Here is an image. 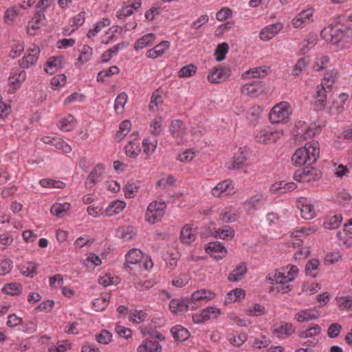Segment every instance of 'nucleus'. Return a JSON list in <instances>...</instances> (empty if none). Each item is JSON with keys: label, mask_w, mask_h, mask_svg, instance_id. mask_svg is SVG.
I'll return each instance as SVG.
<instances>
[{"label": "nucleus", "mask_w": 352, "mask_h": 352, "mask_svg": "<svg viewBox=\"0 0 352 352\" xmlns=\"http://www.w3.org/2000/svg\"><path fill=\"white\" fill-rule=\"evenodd\" d=\"M321 36L340 50L348 49L352 45V27H346L343 30L327 27L322 30Z\"/></svg>", "instance_id": "obj_1"}, {"label": "nucleus", "mask_w": 352, "mask_h": 352, "mask_svg": "<svg viewBox=\"0 0 352 352\" xmlns=\"http://www.w3.org/2000/svg\"><path fill=\"white\" fill-rule=\"evenodd\" d=\"M252 151L247 146H241L235 152L233 157L225 164L226 168L229 170H241L243 173H248V168L252 164Z\"/></svg>", "instance_id": "obj_2"}, {"label": "nucleus", "mask_w": 352, "mask_h": 352, "mask_svg": "<svg viewBox=\"0 0 352 352\" xmlns=\"http://www.w3.org/2000/svg\"><path fill=\"white\" fill-rule=\"evenodd\" d=\"M141 333L145 340L137 349V352H161L162 346L157 341H164L165 337L154 330H148L146 327H141Z\"/></svg>", "instance_id": "obj_3"}, {"label": "nucleus", "mask_w": 352, "mask_h": 352, "mask_svg": "<svg viewBox=\"0 0 352 352\" xmlns=\"http://www.w3.org/2000/svg\"><path fill=\"white\" fill-rule=\"evenodd\" d=\"M283 135V131L274 126L268 125L257 129L254 134L255 141L261 144L276 142Z\"/></svg>", "instance_id": "obj_4"}, {"label": "nucleus", "mask_w": 352, "mask_h": 352, "mask_svg": "<svg viewBox=\"0 0 352 352\" xmlns=\"http://www.w3.org/2000/svg\"><path fill=\"white\" fill-rule=\"evenodd\" d=\"M292 111L291 104L288 102L282 101L272 108L269 120L272 124H286L289 122Z\"/></svg>", "instance_id": "obj_5"}, {"label": "nucleus", "mask_w": 352, "mask_h": 352, "mask_svg": "<svg viewBox=\"0 0 352 352\" xmlns=\"http://www.w3.org/2000/svg\"><path fill=\"white\" fill-rule=\"evenodd\" d=\"M298 273L296 265H287L270 273L267 277L271 284H285L293 281Z\"/></svg>", "instance_id": "obj_6"}, {"label": "nucleus", "mask_w": 352, "mask_h": 352, "mask_svg": "<svg viewBox=\"0 0 352 352\" xmlns=\"http://www.w3.org/2000/svg\"><path fill=\"white\" fill-rule=\"evenodd\" d=\"M144 258V254L140 249H131L125 255L124 269L133 276L139 275Z\"/></svg>", "instance_id": "obj_7"}, {"label": "nucleus", "mask_w": 352, "mask_h": 352, "mask_svg": "<svg viewBox=\"0 0 352 352\" xmlns=\"http://www.w3.org/2000/svg\"><path fill=\"white\" fill-rule=\"evenodd\" d=\"M319 125L316 122L308 124L303 120H298L295 124L294 133L298 140H305L316 135L320 131Z\"/></svg>", "instance_id": "obj_8"}, {"label": "nucleus", "mask_w": 352, "mask_h": 352, "mask_svg": "<svg viewBox=\"0 0 352 352\" xmlns=\"http://www.w3.org/2000/svg\"><path fill=\"white\" fill-rule=\"evenodd\" d=\"M166 205L164 201H153L151 202L145 213V220L154 224L160 221L165 214Z\"/></svg>", "instance_id": "obj_9"}, {"label": "nucleus", "mask_w": 352, "mask_h": 352, "mask_svg": "<svg viewBox=\"0 0 352 352\" xmlns=\"http://www.w3.org/2000/svg\"><path fill=\"white\" fill-rule=\"evenodd\" d=\"M221 310L215 306H209L203 309L199 313L192 316L195 324H203L209 320L216 319L221 315Z\"/></svg>", "instance_id": "obj_10"}, {"label": "nucleus", "mask_w": 352, "mask_h": 352, "mask_svg": "<svg viewBox=\"0 0 352 352\" xmlns=\"http://www.w3.org/2000/svg\"><path fill=\"white\" fill-rule=\"evenodd\" d=\"M296 207L300 211L302 218L311 220L316 216V210L312 201L307 197H301L296 201Z\"/></svg>", "instance_id": "obj_11"}, {"label": "nucleus", "mask_w": 352, "mask_h": 352, "mask_svg": "<svg viewBox=\"0 0 352 352\" xmlns=\"http://www.w3.org/2000/svg\"><path fill=\"white\" fill-rule=\"evenodd\" d=\"M46 24L47 19L45 13L43 11H38L30 19L26 25L27 34L34 36Z\"/></svg>", "instance_id": "obj_12"}, {"label": "nucleus", "mask_w": 352, "mask_h": 352, "mask_svg": "<svg viewBox=\"0 0 352 352\" xmlns=\"http://www.w3.org/2000/svg\"><path fill=\"white\" fill-rule=\"evenodd\" d=\"M231 76L229 67H213L207 76L208 80L212 84H219L226 81Z\"/></svg>", "instance_id": "obj_13"}, {"label": "nucleus", "mask_w": 352, "mask_h": 352, "mask_svg": "<svg viewBox=\"0 0 352 352\" xmlns=\"http://www.w3.org/2000/svg\"><path fill=\"white\" fill-rule=\"evenodd\" d=\"M265 83L261 80H254L243 85L241 87V93L250 98H256L261 96L265 91Z\"/></svg>", "instance_id": "obj_14"}, {"label": "nucleus", "mask_w": 352, "mask_h": 352, "mask_svg": "<svg viewBox=\"0 0 352 352\" xmlns=\"http://www.w3.org/2000/svg\"><path fill=\"white\" fill-rule=\"evenodd\" d=\"M296 328L292 322L281 321L273 325L272 333L278 338L285 339L294 333Z\"/></svg>", "instance_id": "obj_15"}, {"label": "nucleus", "mask_w": 352, "mask_h": 352, "mask_svg": "<svg viewBox=\"0 0 352 352\" xmlns=\"http://www.w3.org/2000/svg\"><path fill=\"white\" fill-rule=\"evenodd\" d=\"M284 25L280 22L272 23L265 26L259 32L260 40L267 42L278 35L283 29Z\"/></svg>", "instance_id": "obj_16"}, {"label": "nucleus", "mask_w": 352, "mask_h": 352, "mask_svg": "<svg viewBox=\"0 0 352 352\" xmlns=\"http://www.w3.org/2000/svg\"><path fill=\"white\" fill-rule=\"evenodd\" d=\"M40 54V49L37 46L26 50L23 57L19 60V65L23 69H28L37 63Z\"/></svg>", "instance_id": "obj_17"}, {"label": "nucleus", "mask_w": 352, "mask_h": 352, "mask_svg": "<svg viewBox=\"0 0 352 352\" xmlns=\"http://www.w3.org/2000/svg\"><path fill=\"white\" fill-rule=\"evenodd\" d=\"M314 10L312 8L304 10L298 13L292 21V24L295 28H304L313 21Z\"/></svg>", "instance_id": "obj_18"}, {"label": "nucleus", "mask_w": 352, "mask_h": 352, "mask_svg": "<svg viewBox=\"0 0 352 352\" xmlns=\"http://www.w3.org/2000/svg\"><path fill=\"white\" fill-rule=\"evenodd\" d=\"M206 252L217 260L222 259L227 254V249L219 241L209 242L205 247Z\"/></svg>", "instance_id": "obj_19"}, {"label": "nucleus", "mask_w": 352, "mask_h": 352, "mask_svg": "<svg viewBox=\"0 0 352 352\" xmlns=\"http://www.w3.org/2000/svg\"><path fill=\"white\" fill-rule=\"evenodd\" d=\"M320 316V311L316 308L299 310L294 316V320L300 323L317 320Z\"/></svg>", "instance_id": "obj_20"}, {"label": "nucleus", "mask_w": 352, "mask_h": 352, "mask_svg": "<svg viewBox=\"0 0 352 352\" xmlns=\"http://www.w3.org/2000/svg\"><path fill=\"white\" fill-rule=\"evenodd\" d=\"M26 79V72L23 70L12 69L10 72L8 82L13 92L19 89Z\"/></svg>", "instance_id": "obj_21"}, {"label": "nucleus", "mask_w": 352, "mask_h": 352, "mask_svg": "<svg viewBox=\"0 0 352 352\" xmlns=\"http://www.w3.org/2000/svg\"><path fill=\"white\" fill-rule=\"evenodd\" d=\"M234 189L232 182L230 179H225L219 182L212 189V195L216 197H222L232 193Z\"/></svg>", "instance_id": "obj_22"}, {"label": "nucleus", "mask_w": 352, "mask_h": 352, "mask_svg": "<svg viewBox=\"0 0 352 352\" xmlns=\"http://www.w3.org/2000/svg\"><path fill=\"white\" fill-rule=\"evenodd\" d=\"M296 188L294 182L280 181L274 183L270 187V192L276 195H282L294 190Z\"/></svg>", "instance_id": "obj_23"}, {"label": "nucleus", "mask_w": 352, "mask_h": 352, "mask_svg": "<svg viewBox=\"0 0 352 352\" xmlns=\"http://www.w3.org/2000/svg\"><path fill=\"white\" fill-rule=\"evenodd\" d=\"M170 47V43L168 41H163L154 47L148 50L146 53V56L148 58L155 59L161 57Z\"/></svg>", "instance_id": "obj_24"}, {"label": "nucleus", "mask_w": 352, "mask_h": 352, "mask_svg": "<svg viewBox=\"0 0 352 352\" xmlns=\"http://www.w3.org/2000/svg\"><path fill=\"white\" fill-rule=\"evenodd\" d=\"M216 297L217 294L213 291L207 289H201L192 294L190 300L193 302L200 301L209 302L214 300Z\"/></svg>", "instance_id": "obj_25"}, {"label": "nucleus", "mask_w": 352, "mask_h": 352, "mask_svg": "<svg viewBox=\"0 0 352 352\" xmlns=\"http://www.w3.org/2000/svg\"><path fill=\"white\" fill-rule=\"evenodd\" d=\"M104 166L102 164H98L89 173L86 181L85 185L87 188H91L95 184L98 182L104 173Z\"/></svg>", "instance_id": "obj_26"}, {"label": "nucleus", "mask_w": 352, "mask_h": 352, "mask_svg": "<svg viewBox=\"0 0 352 352\" xmlns=\"http://www.w3.org/2000/svg\"><path fill=\"white\" fill-rule=\"evenodd\" d=\"M269 71V67L267 66H261L251 68L241 75L243 80H248L250 78H260L265 77Z\"/></svg>", "instance_id": "obj_27"}, {"label": "nucleus", "mask_w": 352, "mask_h": 352, "mask_svg": "<svg viewBox=\"0 0 352 352\" xmlns=\"http://www.w3.org/2000/svg\"><path fill=\"white\" fill-rule=\"evenodd\" d=\"M294 177L300 182H309L316 180L318 177V174L316 169L305 168L296 172Z\"/></svg>", "instance_id": "obj_28"}, {"label": "nucleus", "mask_w": 352, "mask_h": 352, "mask_svg": "<svg viewBox=\"0 0 352 352\" xmlns=\"http://www.w3.org/2000/svg\"><path fill=\"white\" fill-rule=\"evenodd\" d=\"M140 152L141 148L140 141L136 138L129 140L126 145L124 146V153L126 155L130 158H137Z\"/></svg>", "instance_id": "obj_29"}, {"label": "nucleus", "mask_w": 352, "mask_h": 352, "mask_svg": "<svg viewBox=\"0 0 352 352\" xmlns=\"http://www.w3.org/2000/svg\"><path fill=\"white\" fill-rule=\"evenodd\" d=\"M307 147L305 146L298 148L294 153L292 160L296 165L303 166L305 164L311 165L309 160H308V154Z\"/></svg>", "instance_id": "obj_30"}, {"label": "nucleus", "mask_w": 352, "mask_h": 352, "mask_svg": "<svg viewBox=\"0 0 352 352\" xmlns=\"http://www.w3.org/2000/svg\"><path fill=\"white\" fill-rule=\"evenodd\" d=\"M63 66V56H52L49 58L45 63V71L47 74H52L60 69Z\"/></svg>", "instance_id": "obj_31"}, {"label": "nucleus", "mask_w": 352, "mask_h": 352, "mask_svg": "<svg viewBox=\"0 0 352 352\" xmlns=\"http://www.w3.org/2000/svg\"><path fill=\"white\" fill-rule=\"evenodd\" d=\"M196 236V229L192 226L187 224L182 228L180 233V239L183 243L190 244L195 240Z\"/></svg>", "instance_id": "obj_32"}, {"label": "nucleus", "mask_w": 352, "mask_h": 352, "mask_svg": "<svg viewBox=\"0 0 352 352\" xmlns=\"http://www.w3.org/2000/svg\"><path fill=\"white\" fill-rule=\"evenodd\" d=\"M156 36L153 33H148L140 38H138L134 43L133 48L135 51L143 50L147 47L151 46L154 43Z\"/></svg>", "instance_id": "obj_33"}, {"label": "nucleus", "mask_w": 352, "mask_h": 352, "mask_svg": "<svg viewBox=\"0 0 352 352\" xmlns=\"http://www.w3.org/2000/svg\"><path fill=\"white\" fill-rule=\"evenodd\" d=\"M238 218V210L232 206L224 208L219 214V219L224 223L234 222Z\"/></svg>", "instance_id": "obj_34"}, {"label": "nucleus", "mask_w": 352, "mask_h": 352, "mask_svg": "<svg viewBox=\"0 0 352 352\" xmlns=\"http://www.w3.org/2000/svg\"><path fill=\"white\" fill-rule=\"evenodd\" d=\"M126 207V203L122 200H114L104 210V215L107 217H113L118 214Z\"/></svg>", "instance_id": "obj_35"}, {"label": "nucleus", "mask_w": 352, "mask_h": 352, "mask_svg": "<svg viewBox=\"0 0 352 352\" xmlns=\"http://www.w3.org/2000/svg\"><path fill=\"white\" fill-rule=\"evenodd\" d=\"M85 12L84 11H82L70 19V27L68 28H65L63 33L65 34H71L72 32L77 30L80 26H81L85 23Z\"/></svg>", "instance_id": "obj_36"}, {"label": "nucleus", "mask_w": 352, "mask_h": 352, "mask_svg": "<svg viewBox=\"0 0 352 352\" xmlns=\"http://www.w3.org/2000/svg\"><path fill=\"white\" fill-rule=\"evenodd\" d=\"M263 109L258 105L250 107L245 111V118L249 122L256 125L261 118Z\"/></svg>", "instance_id": "obj_37"}, {"label": "nucleus", "mask_w": 352, "mask_h": 352, "mask_svg": "<svg viewBox=\"0 0 352 352\" xmlns=\"http://www.w3.org/2000/svg\"><path fill=\"white\" fill-rule=\"evenodd\" d=\"M212 235L216 239L229 241L234 237V230L230 226H225L222 228H214Z\"/></svg>", "instance_id": "obj_38"}, {"label": "nucleus", "mask_w": 352, "mask_h": 352, "mask_svg": "<svg viewBox=\"0 0 352 352\" xmlns=\"http://www.w3.org/2000/svg\"><path fill=\"white\" fill-rule=\"evenodd\" d=\"M307 147V151L308 154V160L311 164H314L319 157L320 155V145L317 141H311L305 144Z\"/></svg>", "instance_id": "obj_39"}, {"label": "nucleus", "mask_w": 352, "mask_h": 352, "mask_svg": "<svg viewBox=\"0 0 352 352\" xmlns=\"http://www.w3.org/2000/svg\"><path fill=\"white\" fill-rule=\"evenodd\" d=\"M265 202V199L262 194H256L244 202L245 208L248 210H258Z\"/></svg>", "instance_id": "obj_40"}, {"label": "nucleus", "mask_w": 352, "mask_h": 352, "mask_svg": "<svg viewBox=\"0 0 352 352\" xmlns=\"http://www.w3.org/2000/svg\"><path fill=\"white\" fill-rule=\"evenodd\" d=\"M169 131L174 138L179 139L185 135L186 127L182 121L175 120L171 122Z\"/></svg>", "instance_id": "obj_41"}, {"label": "nucleus", "mask_w": 352, "mask_h": 352, "mask_svg": "<svg viewBox=\"0 0 352 352\" xmlns=\"http://www.w3.org/2000/svg\"><path fill=\"white\" fill-rule=\"evenodd\" d=\"M141 0H134L131 4L123 7L119 12H118V18L123 19L131 16L141 7Z\"/></svg>", "instance_id": "obj_42"}, {"label": "nucleus", "mask_w": 352, "mask_h": 352, "mask_svg": "<svg viewBox=\"0 0 352 352\" xmlns=\"http://www.w3.org/2000/svg\"><path fill=\"white\" fill-rule=\"evenodd\" d=\"M245 296V290L241 288H236L230 291L226 296L224 300V305H228L241 301Z\"/></svg>", "instance_id": "obj_43"}, {"label": "nucleus", "mask_w": 352, "mask_h": 352, "mask_svg": "<svg viewBox=\"0 0 352 352\" xmlns=\"http://www.w3.org/2000/svg\"><path fill=\"white\" fill-rule=\"evenodd\" d=\"M188 308V304L183 299L174 298L169 303V309L170 311L176 315H179L187 311Z\"/></svg>", "instance_id": "obj_44"}, {"label": "nucleus", "mask_w": 352, "mask_h": 352, "mask_svg": "<svg viewBox=\"0 0 352 352\" xmlns=\"http://www.w3.org/2000/svg\"><path fill=\"white\" fill-rule=\"evenodd\" d=\"M329 91L322 86L318 85L316 87L314 102L318 108L321 109L325 107L327 104V92Z\"/></svg>", "instance_id": "obj_45"}, {"label": "nucleus", "mask_w": 352, "mask_h": 352, "mask_svg": "<svg viewBox=\"0 0 352 352\" xmlns=\"http://www.w3.org/2000/svg\"><path fill=\"white\" fill-rule=\"evenodd\" d=\"M71 208V204L68 202L55 203L51 208V212L53 215L62 218L68 214Z\"/></svg>", "instance_id": "obj_46"}, {"label": "nucleus", "mask_w": 352, "mask_h": 352, "mask_svg": "<svg viewBox=\"0 0 352 352\" xmlns=\"http://www.w3.org/2000/svg\"><path fill=\"white\" fill-rule=\"evenodd\" d=\"M321 327L318 324H315L305 329L300 331L298 332V337L303 339L315 338L321 333Z\"/></svg>", "instance_id": "obj_47"}, {"label": "nucleus", "mask_w": 352, "mask_h": 352, "mask_svg": "<svg viewBox=\"0 0 352 352\" xmlns=\"http://www.w3.org/2000/svg\"><path fill=\"white\" fill-rule=\"evenodd\" d=\"M142 144L144 154L147 156H151L156 151L157 146V140L155 138H144L142 140Z\"/></svg>", "instance_id": "obj_48"}, {"label": "nucleus", "mask_w": 352, "mask_h": 352, "mask_svg": "<svg viewBox=\"0 0 352 352\" xmlns=\"http://www.w3.org/2000/svg\"><path fill=\"white\" fill-rule=\"evenodd\" d=\"M247 272V267L245 263H239L230 274L228 280L231 282H237L242 279Z\"/></svg>", "instance_id": "obj_49"}, {"label": "nucleus", "mask_w": 352, "mask_h": 352, "mask_svg": "<svg viewBox=\"0 0 352 352\" xmlns=\"http://www.w3.org/2000/svg\"><path fill=\"white\" fill-rule=\"evenodd\" d=\"M170 332L174 339L177 341H185L189 337L188 331L181 325H176L172 327Z\"/></svg>", "instance_id": "obj_50"}, {"label": "nucleus", "mask_w": 352, "mask_h": 352, "mask_svg": "<svg viewBox=\"0 0 352 352\" xmlns=\"http://www.w3.org/2000/svg\"><path fill=\"white\" fill-rule=\"evenodd\" d=\"M75 124L76 119L74 117L68 114L59 120L58 126L63 131H69L74 127Z\"/></svg>", "instance_id": "obj_51"}, {"label": "nucleus", "mask_w": 352, "mask_h": 352, "mask_svg": "<svg viewBox=\"0 0 352 352\" xmlns=\"http://www.w3.org/2000/svg\"><path fill=\"white\" fill-rule=\"evenodd\" d=\"M116 235L124 241H129L134 239L136 232L131 227H121L117 229Z\"/></svg>", "instance_id": "obj_52"}, {"label": "nucleus", "mask_w": 352, "mask_h": 352, "mask_svg": "<svg viewBox=\"0 0 352 352\" xmlns=\"http://www.w3.org/2000/svg\"><path fill=\"white\" fill-rule=\"evenodd\" d=\"M337 74L338 73L336 69H332L327 72L319 85L322 86L328 90H331L337 78Z\"/></svg>", "instance_id": "obj_53"}, {"label": "nucleus", "mask_w": 352, "mask_h": 352, "mask_svg": "<svg viewBox=\"0 0 352 352\" xmlns=\"http://www.w3.org/2000/svg\"><path fill=\"white\" fill-rule=\"evenodd\" d=\"M128 101V95L122 92L116 97L114 102V110L117 114H122L124 111V107Z\"/></svg>", "instance_id": "obj_54"}, {"label": "nucleus", "mask_w": 352, "mask_h": 352, "mask_svg": "<svg viewBox=\"0 0 352 352\" xmlns=\"http://www.w3.org/2000/svg\"><path fill=\"white\" fill-rule=\"evenodd\" d=\"M342 221V216L337 214L326 218L324 221V227L326 229L333 230L338 228Z\"/></svg>", "instance_id": "obj_55"}, {"label": "nucleus", "mask_w": 352, "mask_h": 352, "mask_svg": "<svg viewBox=\"0 0 352 352\" xmlns=\"http://www.w3.org/2000/svg\"><path fill=\"white\" fill-rule=\"evenodd\" d=\"M309 62V58L308 57H302L300 58L294 65L292 74L295 76H300L302 72L307 69Z\"/></svg>", "instance_id": "obj_56"}, {"label": "nucleus", "mask_w": 352, "mask_h": 352, "mask_svg": "<svg viewBox=\"0 0 352 352\" xmlns=\"http://www.w3.org/2000/svg\"><path fill=\"white\" fill-rule=\"evenodd\" d=\"M37 264L33 262L27 263L20 267L21 273L27 276L33 278L37 274Z\"/></svg>", "instance_id": "obj_57"}, {"label": "nucleus", "mask_w": 352, "mask_h": 352, "mask_svg": "<svg viewBox=\"0 0 352 352\" xmlns=\"http://www.w3.org/2000/svg\"><path fill=\"white\" fill-rule=\"evenodd\" d=\"M197 153L192 148H188L182 151L177 156V160L182 163L187 164L192 162L196 157Z\"/></svg>", "instance_id": "obj_58"}, {"label": "nucleus", "mask_w": 352, "mask_h": 352, "mask_svg": "<svg viewBox=\"0 0 352 352\" xmlns=\"http://www.w3.org/2000/svg\"><path fill=\"white\" fill-rule=\"evenodd\" d=\"M147 317V314L142 310H131L129 316L130 322L134 324H140L144 321Z\"/></svg>", "instance_id": "obj_59"}, {"label": "nucleus", "mask_w": 352, "mask_h": 352, "mask_svg": "<svg viewBox=\"0 0 352 352\" xmlns=\"http://www.w3.org/2000/svg\"><path fill=\"white\" fill-rule=\"evenodd\" d=\"M349 98V95L346 93H341L336 98V102H340V106H334L330 107L329 110L331 112L335 113H339L342 112L344 109V105L345 102L347 101Z\"/></svg>", "instance_id": "obj_60"}, {"label": "nucleus", "mask_w": 352, "mask_h": 352, "mask_svg": "<svg viewBox=\"0 0 352 352\" xmlns=\"http://www.w3.org/2000/svg\"><path fill=\"white\" fill-rule=\"evenodd\" d=\"M2 291L7 294L16 296L21 293L22 285L18 283H8L3 287Z\"/></svg>", "instance_id": "obj_61"}, {"label": "nucleus", "mask_w": 352, "mask_h": 352, "mask_svg": "<svg viewBox=\"0 0 352 352\" xmlns=\"http://www.w3.org/2000/svg\"><path fill=\"white\" fill-rule=\"evenodd\" d=\"M229 50V45L227 43H222L217 45L214 52L215 59L221 62L226 58V56Z\"/></svg>", "instance_id": "obj_62"}, {"label": "nucleus", "mask_w": 352, "mask_h": 352, "mask_svg": "<svg viewBox=\"0 0 352 352\" xmlns=\"http://www.w3.org/2000/svg\"><path fill=\"white\" fill-rule=\"evenodd\" d=\"M131 127V123L129 120H126L122 122L119 126V131L116 133V139L121 141L129 132Z\"/></svg>", "instance_id": "obj_63"}, {"label": "nucleus", "mask_w": 352, "mask_h": 352, "mask_svg": "<svg viewBox=\"0 0 352 352\" xmlns=\"http://www.w3.org/2000/svg\"><path fill=\"white\" fill-rule=\"evenodd\" d=\"M164 119L162 117H155L150 124L151 133L155 136L159 135L162 131V124Z\"/></svg>", "instance_id": "obj_64"}]
</instances>
